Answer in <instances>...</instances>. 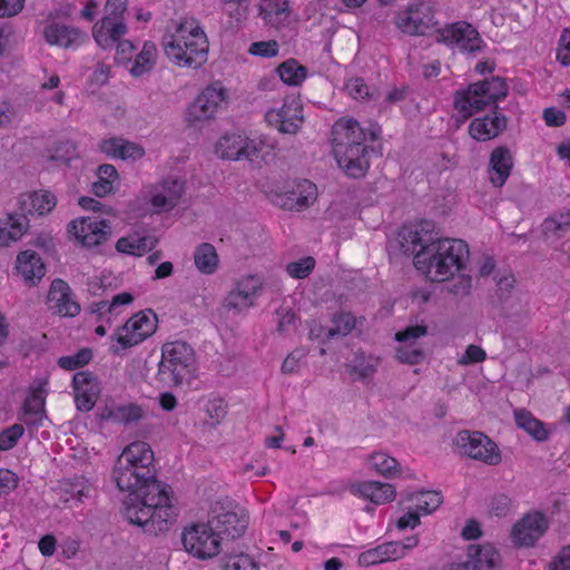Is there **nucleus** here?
Segmentation results:
<instances>
[{"mask_svg":"<svg viewBox=\"0 0 570 570\" xmlns=\"http://www.w3.org/2000/svg\"><path fill=\"white\" fill-rule=\"evenodd\" d=\"M112 476L120 491L129 492L124 505L125 517L130 523L145 525L153 522L160 525L174 518L171 488L158 481L155 472H140L130 465L122 469L120 459H117Z\"/></svg>","mask_w":570,"mask_h":570,"instance_id":"obj_2","label":"nucleus"},{"mask_svg":"<svg viewBox=\"0 0 570 570\" xmlns=\"http://www.w3.org/2000/svg\"><path fill=\"white\" fill-rule=\"evenodd\" d=\"M517 425L530 434L534 440L542 442L548 440L549 432L543 423L524 410L514 413Z\"/></svg>","mask_w":570,"mask_h":570,"instance_id":"obj_44","label":"nucleus"},{"mask_svg":"<svg viewBox=\"0 0 570 570\" xmlns=\"http://www.w3.org/2000/svg\"><path fill=\"white\" fill-rule=\"evenodd\" d=\"M46 391L40 385L32 390L23 404L22 421L29 426H40L46 419Z\"/></svg>","mask_w":570,"mask_h":570,"instance_id":"obj_33","label":"nucleus"},{"mask_svg":"<svg viewBox=\"0 0 570 570\" xmlns=\"http://www.w3.org/2000/svg\"><path fill=\"white\" fill-rule=\"evenodd\" d=\"M28 228L26 214H9L0 220V246H9L22 237Z\"/></svg>","mask_w":570,"mask_h":570,"instance_id":"obj_38","label":"nucleus"},{"mask_svg":"<svg viewBox=\"0 0 570 570\" xmlns=\"http://www.w3.org/2000/svg\"><path fill=\"white\" fill-rule=\"evenodd\" d=\"M397 547L392 541L384 542L375 548L368 549L360 553L357 563L362 567L376 566L383 562L397 560Z\"/></svg>","mask_w":570,"mask_h":570,"instance_id":"obj_40","label":"nucleus"},{"mask_svg":"<svg viewBox=\"0 0 570 570\" xmlns=\"http://www.w3.org/2000/svg\"><path fill=\"white\" fill-rule=\"evenodd\" d=\"M223 11L230 18V22L239 23L248 11L247 0H220Z\"/></svg>","mask_w":570,"mask_h":570,"instance_id":"obj_54","label":"nucleus"},{"mask_svg":"<svg viewBox=\"0 0 570 570\" xmlns=\"http://www.w3.org/2000/svg\"><path fill=\"white\" fill-rule=\"evenodd\" d=\"M380 364V358L373 355L357 354L354 358L353 374L361 380H367L374 375Z\"/></svg>","mask_w":570,"mask_h":570,"instance_id":"obj_50","label":"nucleus"},{"mask_svg":"<svg viewBox=\"0 0 570 570\" xmlns=\"http://www.w3.org/2000/svg\"><path fill=\"white\" fill-rule=\"evenodd\" d=\"M263 288V281L257 275H245L236 281L234 287L224 298L223 307L239 315L255 305Z\"/></svg>","mask_w":570,"mask_h":570,"instance_id":"obj_12","label":"nucleus"},{"mask_svg":"<svg viewBox=\"0 0 570 570\" xmlns=\"http://www.w3.org/2000/svg\"><path fill=\"white\" fill-rule=\"evenodd\" d=\"M557 59L562 66H570V29H566L560 37Z\"/></svg>","mask_w":570,"mask_h":570,"instance_id":"obj_63","label":"nucleus"},{"mask_svg":"<svg viewBox=\"0 0 570 570\" xmlns=\"http://www.w3.org/2000/svg\"><path fill=\"white\" fill-rule=\"evenodd\" d=\"M156 244L157 239L151 235L131 234L119 238L116 249L122 254L142 256L154 249Z\"/></svg>","mask_w":570,"mask_h":570,"instance_id":"obj_37","label":"nucleus"},{"mask_svg":"<svg viewBox=\"0 0 570 570\" xmlns=\"http://www.w3.org/2000/svg\"><path fill=\"white\" fill-rule=\"evenodd\" d=\"M368 468L384 478H393L399 472V462L385 452H374L367 458Z\"/></svg>","mask_w":570,"mask_h":570,"instance_id":"obj_45","label":"nucleus"},{"mask_svg":"<svg viewBox=\"0 0 570 570\" xmlns=\"http://www.w3.org/2000/svg\"><path fill=\"white\" fill-rule=\"evenodd\" d=\"M487 358L485 351L474 344L468 345L464 354L458 360V364L466 366L474 363H481Z\"/></svg>","mask_w":570,"mask_h":570,"instance_id":"obj_60","label":"nucleus"},{"mask_svg":"<svg viewBox=\"0 0 570 570\" xmlns=\"http://www.w3.org/2000/svg\"><path fill=\"white\" fill-rule=\"evenodd\" d=\"M181 541L185 550L199 560L213 559L220 552L218 534L208 522L185 528Z\"/></svg>","mask_w":570,"mask_h":570,"instance_id":"obj_9","label":"nucleus"},{"mask_svg":"<svg viewBox=\"0 0 570 570\" xmlns=\"http://www.w3.org/2000/svg\"><path fill=\"white\" fill-rule=\"evenodd\" d=\"M316 199V185L307 179H302L293 181L283 193H277L273 202L284 209L302 212L312 206Z\"/></svg>","mask_w":570,"mask_h":570,"instance_id":"obj_19","label":"nucleus"},{"mask_svg":"<svg viewBox=\"0 0 570 570\" xmlns=\"http://www.w3.org/2000/svg\"><path fill=\"white\" fill-rule=\"evenodd\" d=\"M245 140L246 136L240 134H226L216 142L215 153L222 159H242L244 155Z\"/></svg>","mask_w":570,"mask_h":570,"instance_id":"obj_39","label":"nucleus"},{"mask_svg":"<svg viewBox=\"0 0 570 570\" xmlns=\"http://www.w3.org/2000/svg\"><path fill=\"white\" fill-rule=\"evenodd\" d=\"M206 413L212 425L218 424L226 415V404L223 400L215 399L206 404Z\"/></svg>","mask_w":570,"mask_h":570,"instance_id":"obj_62","label":"nucleus"},{"mask_svg":"<svg viewBox=\"0 0 570 570\" xmlns=\"http://www.w3.org/2000/svg\"><path fill=\"white\" fill-rule=\"evenodd\" d=\"M120 468L136 466L140 472H155L154 452L146 442L136 441L127 445L120 455Z\"/></svg>","mask_w":570,"mask_h":570,"instance_id":"obj_23","label":"nucleus"},{"mask_svg":"<svg viewBox=\"0 0 570 570\" xmlns=\"http://www.w3.org/2000/svg\"><path fill=\"white\" fill-rule=\"evenodd\" d=\"M157 326L158 318L151 309L134 314L110 336V340L115 342L111 344L110 351L114 354H120L130 347L139 345L157 331Z\"/></svg>","mask_w":570,"mask_h":570,"instance_id":"obj_6","label":"nucleus"},{"mask_svg":"<svg viewBox=\"0 0 570 570\" xmlns=\"http://www.w3.org/2000/svg\"><path fill=\"white\" fill-rule=\"evenodd\" d=\"M410 500L415 501V510L419 513L429 514L435 511L442 503V495L436 491H420Z\"/></svg>","mask_w":570,"mask_h":570,"instance_id":"obj_48","label":"nucleus"},{"mask_svg":"<svg viewBox=\"0 0 570 570\" xmlns=\"http://www.w3.org/2000/svg\"><path fill=\"white\" fill-rule=\"evenodd\" d=\"M265 119L279 132L295 135L304 121L302 105L298 99L287 97L281 107L268 109Z\"/></svg>","mask_w":570,"mask_h":570,"instance_id":"obj_17","label":"nucleus"},{"mask_svg":"<svg viewBox=\"0 0 570 570\" xmlns=\"http://www.w3.org/2000/svg\"><path fill=\"white\" fill-rule=\"evenodd\" d=\"M196 353L184 341L167 342L161 346L159 373L173 385H180L196 376Z\"/></svg>","mask_w":570,"mask_h":570,"instance_id":"obj_5","label":"nucleus"},{"mask_svg":"<svg viewBox=\"0 0 570 570\" xmlns=\"http://www.w3.org/2000/svg\"><path fill=\"white\" fill-rule=\"evenodd\" d=\"M259 14L267 24L278 28L288 19V3L286 0H262Z\"/></svg>","mask_w":570,"mask_h":570,"instance_id":"obj_41","label":"nucleus"},{"mask_svg":"<svg viewBox=\"0 0 570 570\" xmlns=\"http://www.w3.org/2000/svg\"><path fill=\"white\" fill-rule=\"evenodd\" d=\"M512 500L505 494H495L489 503L491 514L502 518L507 517L512 510Z\"/></svg>","mask_w":570,"mask_h":570,"instance_id":"obj_57","label":"nucleus"},{"mask_svg":"<svg viewBox=\"0 0 570 570\" xmlns=\"http://www.w3.org/2000/svg\"><path fill=\"white\" fill-rule=\"evenodd\" d=\"M224 570H257V568L248 554L240 553L228 557Z\"/></svg>","mask_w":570,"mask_h":570,"instance_id":"obj_58","label":"nucleus"},{"mask_svg":"<svg viewBox=\"0 0 570 570\" xmlns=\"http://www.w3.org/2000/svg\"><path fill=\"white\" fill-rule=\"evenodd\" d=\"M394 22L402 33L409 36H425L438 24L433 6L424 1L399 11Z\"/></svg>","mask_w":570,"mask_h":570,"instance_id":"obj_11","label":"nucleus"},{"mask_svg":"<svg viewBox=\"0 0 570 570\" xmlns=\"http://www.w3.org/2000/svg\"><path fill=\"white\" fill-rule=\"evenodd\" d=\"M513 163L509 149L495 148L490 157V180L493 186L502 187L510 176Z\"/></svg>","mask_w":570,"mask_h":570,"instance_id":"obj_34","label":"nucleus"},{"mask_svg":"<svg viewBox=\"0 0 570 570\" xmlns=\"http://www.w3.org/2000/svg\"><path fill=\"white\" fill-rule=\"evenodd\" d=\"M22 210L29 214L37 213L43 215L53 209L56 206V197L49 191H36L22 195L20 198Z\"/></svg>","mask_w":570,"mask_h":570,"instance_id":"obj_42","label":"nucleus"},{"mask_svg":"<svg viewBox=\"0 0 570 570\" xmlns=\"http://www.w3.org/2000/svg\"><path fill=\"white\" fill-rule=\"evenodd\" d=\"M68 233L79 245L89 248L107 240L110 226L104 219L78 217L69 223Z\"/></svg>","mask_w":570,"mask_h":570,"instance_id":"obj_18","label":"nucleus"},{"mask_svg":"<svg viewBox=\"0 0 570 570\" xmlns=\"http://www.w3.org/2000/svg\"><path fill=\"white\" fill-rule=\"evenodd\" d=\"M42 36L49 46L63 49H76L87 40V35L78 27L57 20L52 13L48 16Z\"/></svg>","mask_w":570,"mask_h":570,"instance_id":"obj_20","label":"nucleus"},{"mask_svg":"<svg viewBox=\"0 0 570 570\" xmlns=\"http://www.w3.org/2000/svg\"><path fill=\"white\" fill-rule=\"evenodd\" d=\"M377 132L366 131L351 118H340L332 128V146L338 166L351 177H363L370 167L366 141H374Z\"/></svg>","mask_w":570,"mask_h":570,"instance_id":"obj_3","label":"nucleus"},{"mask_svg":"<svg viewBox=\"0 0 570 570\" xmlns=\"http://www.w3.org/2000/svg\"><path fill=\"white\" fill-rule=\"evenodd\" d=\"M72 385L77 409L85 412L90 411L100 393L97 379L90 372L81 371L73 375Z\"/></svg>","mask_w":570,"mask_h":570,"instance_id":"obj_22","label":"nucleus"},{"mask_svg":"<svg viewBox=\"0 0 570 570\" xmlns=\"http://www.w3.org/2000/svg\"><path fill=\"white\" fill-rule=\"evenodd\" d=\"M306 352L304 350L297 348L289 353L282 364V372L284 374H294L297 373L301 366L302 361L305 358Z\"/></svg>","mask_w":570,"mask_h":570,"instance_id":"obj_61","label":"nucleus"},{"mask_svg":"<svg viewBox=\"0 0 570 570\" xmlns=\"http://www.w3.org/2000/svg\"><path fill=\"white\" fill-rule=\"evenodd\" d=\"M218 262L216 248L212 244L203 243L196 247L194 263L202 274H214L218 267Z\"/></svg>","mask_w":570,"mask_h":570,"instance_id":"obj_43","label":"nucleus"},{"mask_svg":"<svg viewBox=\"0 0 570 570\" xmlns=\"http://www.w3.org/2000/svg\"><path fill=\"white\" fill-rule=\"evenodd\" d=\"M544 242L557 248L563 240L570 239V210L546 218L541 225Z\"/></svg>","mask_w":570,"mask_h":570,"instance_id":"obj_26","label":"nucleus"},{"mask_svg":"<svg viewBox=\"0 0 570 570\" xmlns=\"http://www.w3.org/2000/svg\"><path fill=\"white\" fill-rule=\"evenodd\" d=\"M435 41L468 55H475L485 47L479 31L466 21H456L439 28L435 31Z\"/></svg>","mask_w":570,"mask_h":570,"instance_id":"obj_7","label":"nucleus"},{"mask_svg":"<svg viewBox=\"0 0 570 570\" xmlns=\"http://www.w3.org/2000/svg\"><path fill=\"white\" fill-rule=\"evenodd\" d=\"M550 528V520L539 510L524 513L511 529V541L517 548H533L546 535Z\"/></svg>","mask_w":570,"mask_h":570,"instance_id":"obj_10","label":"nucleus"},{"mask_svg":"<svg viewBox=\"0 0 570 570\" xmlns=\"http://www.w3.org/2000/svg\"><path fill=\"white\" fill-rule=\"evenodd\" d=\"M166 57L179 68L197 69L208 59V39L199 21L184 18L163 38Z\"/></svg>","mask_w":570,"mask_h":570,"instance_id":"obj_4","label":"nucleus"},{"mask_svg":"<svg viewBox=\"0 0 570 570\" xmlns=\"http://www.w3.org/2000/svg\"><path fill=\"white\" fill-rule=\"evenodd\" d=\"M551 570H570V544L559 551L551 563Z\"/></svg>","mask_w":570,"mask_h":570,"instance_id":"obj_64","label":"nucleus"},{"mask_svg":"<svg viewBox=\"0 0 570 570\" xmlns=\"http://www.w3.org/2000/svg\"><path fill=\"white\" fill-rule=\"evenodd\" d=\"M478 85H480L481 89L484 91L483 97L488 100L489 105L504 98L508 94V86L500 77H492L491 79L479 81Z\"/></svg>","mask_w":570,"mask_h":570,"instance_id":"obj_49","label":"nucleus"},{"mask_svg":"<svg viewBox=\"0 0 570 570\" xmlns=\"http://www.w3.org/2000/svg\"><path fill=\"white\" fill-rule=\"evenodd\" d=\"M484 91L478 82L471 83L468 88L458 90L454 96V108L463 117L469 118L473 114L489 106L483 97Z\"/></svg>","mask_w":570,"mask_h":570,"instance_id":"obj_27","label":"nucleus"},{"mask_svg":"<svg viewBox=\"0 0 570 570\" xmlns=\"http://www.w3.org/2000/svg\"><path fill=\"white\" fill-rule=\"evenodd\" d=\"M89 483L81 476L60 481L53 492L62 503H79L82 498L88 497Z\"/></svg>","mask_w":570,"mask_h":570,"instance_id":"obj_36","label":"nucleus"},{"mask_svg":"<svg viewBox=\"0 0 570 570\" xmlns=\"http://www.w3.org/2000/svg\"><path fill=\"white\" fill-rule=\"evenodd\" d=\"M350 492L374 504H384L394 500L396 491L390 483L360 481L351 484Z\"/></svg>","mask_w":570,"mask_h":570,"instance_id":"obj_25","label":"nucleus"},{"mask_svg":"<svg viewBox=\"0 0 570 570\" xmlns=\"http://www.w3.org/2000/svg\"><path fill=\"white\" fill-rule=\"evenodd\" d=\"M499 562V553L490 546H470L468 550L466 570H494Z\"/></svg>","mask_w":570,"mask_h":570,"instance_id":"obj_35","label":"nucleus"},{"mask_svg":"<svg viewBox=\"0 0 570 570\" xmlns=\"http://www.w3.org/2000/svg\"><path fill=\"white\" fill-rule=\"evenodd\" d=\"M279 79L288 86H299L307 76V70L295 59H287L276 69Z\"/></svg>","mask_w":570,"mask_h":570,"instance_id":"obj_46","label":"nucleus"},{"mask_svg":"<svg viewBox=\"0 0 570 570\" xmlns=\"http://www.w3.org/2000/svg\"><path fill=\"white\" fill-rule=\"evenodd\" d=\"M455 444L463 454L489 465L501 461L497 444L481 432L461 431L455 436Z\"/></svg>","mask_w":570,"mask_h":570,"instance_id":"obj_13","label":"nucleus"},{"mask_svg":"<svg viewBox=\"0 0 570 570\" xmlns=\"http://www.w3.org/2000/svg\"><path fill=\"white\" fill-rule=\"evenodd\" d=\"M184 194V183L176 177H167L145 186L142 197L154 212H169L177 206Z\"/></svg>","mask_w":570,"mask_h":570,"instance_id":"obj_14","label":"nucleus"},{"mask_svg":"<svg viewBox=\"0 0 570 570\" xmlns=\"http://www.w3.org/2000/svg\"><path fill=\"white\" fill-rule=\"evenodd\" d=\"M207 522L222 541L223 537L236 539L243 535L248 524V517L244 509L230 501L216 502L212 507Z\"/></svg>","mask_w":570,"mask_h":570,"instance_id":"obj_8","label":"nucleus"},{"mask_svg":"<svg viewBox=\"0 0 570 570\" xmlns=\"http://www.w3.org/2000/svg\"><path fill=\"white\" fill-rule=\"evenodd\" d=\"M315 268V259L312 256L303 257L286 265L287 274L295 279L306 278Z\"/></svg>","mask_w":570,"mask_h":570,"instance_id":"obj_53","label":"nucleus"},{"mask_svg":"<svg viewBox=\"0 0 570 570\" xmlns=\"http://www.w3.org/2000/svg\"><path fill=\"white\" fill-rule=\"evenodd\" d=\"M434 225L423 220L400 233L405 253L414 254L415 268L432 282H445L460 273L469 259L465 242L453 238L434 239Z\"/></svg>","mask_w":570,"mask_h":570,"instance_id":"obj_1","label":"nucleus"},{"mask_svg":"<svg viewBox=\"0 0 570 570\" xmlns=\"http://www.w3.org/2000/svg\"><path fill=\"white\" fill-rule=\"evenodd\" d=\"M279 45L276 40L256 41L253 42L248 52L253 56L262 58H273L278 55Z\"/></svg>","mask_w":570,"mask_h":570,"instance_id":"obj_56","label":"nucleus"},{"mask_svg":"<svg viewBox=\"0 0 570 570\" xmlns=\"http://www.w3.org/2000/svg\"><path fill=\"white\" fill-rule=\"evenodd\" d=\"M227 90L220 82H214L196 97L187 109L189 121H204L212 119L227 102Z\"/></svg>","mask_w":570,"mask_h":570,"instance_id":"obj_15","label":"nucleus"},{"mask_svg":"<svg viewBox=\"0 0 570 570\" xmlns=\"http://www.w3.org/2000/svg\"><path fill=\"white\" fill-rule=\"evenodd\" d=\"M16 271L29 286L37 285L46 275V266L33 250H24L17 256Z\"/></svg>","mask_w":570,"mask_h":570,"instance_id":"obj_29","label":"nucleus"},{"mask_svg":"<svg viewBox=\"0 0 570 570\" xmlns=\"http://www.w3.org/2000/svg\"><path fill=\"white\" fill-rule=\"evenodd\" d=\"M134 296L130 293L122 292L115 295L111 301L92 302L89 305V312L97 315V320L106 322L109 326L122 313V307L132 303Z\"/></svg>","mask_w":570,"mask_h":570,"instance_id":"obj_32","label":"nucleus"},{"mask_svg":"<svg viewBox=\"0 0 570 570\" xmlns=\"http://www.w3.org/2000/svg\"><path fill=\"white\" fill-rule=\"evenodd\" d=\"M276 155V141L268 136L261 135L245 140L243 158L255 164H267Z\"/></svg>","mask_w":570,"mask_h":570,"instance_id":"obj_31","label":"nucleus"},{"mask_svg":"<svg viewBox=\"0 0 570 570\" xmlns=\"http://www.w3.org/2000/svg\"><path fill=\"white\" fill-rule=\"evenodd\" d=\"M157 57V48L153 42H145L141 51L135 58L130 68V73L135 77H140L149 72L155 65Z\"/></svg>","mask_w":570,"mask_h":570,"instance_id":"obj_47","label":"nucleus"},{"mask_svg":"<svg viewBox=\"0 0 570 570\" xmlns=\"http://www.w3.org/2000/svg\"><path fill=\"white\" fill-rule=\"evenodd\" d=\"M505 127V116L493 111L491 115L474 118L469 126V134L478 141H487L495 138Z\"/></svg>","mask_w":570,"mask_h":570,"instance_id":"obj_28","label":"nucleus"},{"mask_svg":"<svg viewBox=\"0 0 570 570\" xmlns=\"http://www.w3.org/2000/svg\"><path fill=\"white\" fill-rule=\"evenodd\" d=\"M24 428L21 424H13L0 433V451H8L16 446L23 435Z\"/></svg>","mask_w":570,"mask_h":570,"instance_id":"obj_55","label":"nucleus"},{"mask_svg":"<svg viewBox=\"0 0 570 570\" xmlns=\"http://www.w3.org/2000/svg\"><path fill=\"white\" fill-rule=\"evenodd\" d=\"M127 27L122 20L104 17L92 28V36L102 49L112 48L125 36Z\"/></svg>","mask_w":570,"mask_h":570,"instance_id":"obj_30","label":"nucleus"},{"mask_svg":"<svg viewBox=\"0 0 570 570\" xmlns=\"http://www.w3.org/2000/svg\"><path fill=\"white\" fill-rule=\"evenodd\" d=\"M426 335L428 327L423 324L410 325L396 332L395 341L397 346L395 355L397 361L410 365L421 363L425 357V353L420 340Z\"/></svg>","mask_w":570,"mask_h":570,"instance_id":"obj_16","label":"nucleus"},{"mask_svg":"<svg viewBox=\"0 0 570 570\" xmlns=\"http://www.w3.org/2000/svg\"><path fill=\"white\" fill-rule=\"evenodd\" d=\"M92 358V351L90 348H81L72 355L61 356L58 360V365L67 371H73L87 365Z\"/></svg>","mask_w":570,"mask_h":570,"instance_id":"obj_51","label":"nucleus"},{"mask_svg":"<svg viewBox=\"0 0 570 570\" xmlns=\"http://www.w3.org/2000/svg\"><path fill=\"white\" fill-rule=\"evenodd\" d=\"M334 327L328 331V336L347 335L356 325V318L348 312H341L333 317Z\"/></svg>","mask_w":570,"mask_h":570,"instance_id":"obj_52","label":"nucleus"},{"mask_svg":"<svg viewBox=\"0 0 570 570\" xmlns=\"http://www.w3.org/2000/svg\"><path fill=\"white\" fill-rule=\"evenodd\" d=\"M47 301L49 308L60 316L73 317L80 312V305L72 298L69 285L60 278L52 281Z\"/></svg>","mask_w":570,"mask_h":570,"instance_id":"obj_21","label":"nucleus"},{"mask_svg":"<svg viewBox=\"0 0 570 570\" xmlns=\"http://www.w3.org/2000/svg\"><path fill=\"white\" fill-rule=\"evenodd\" d=\"M345 91L355 100H363L368 97V87L362 78H350L344 86Z\"/></svg>","mask_w":570,"mask_h":570,"instance_id":"obj_59","label":"nucleus"},{"mask_svg":"<svg viewBox=\"0 0 570 570\" xmlns=\"http://www.w3.org/2000/svg\"><path fill=\"white\" fill-rule=\"evenodd\" d=\"M99 149L109 158L125 161H137L145 156L141 145L121 137H109L101 140Z\"/></svg>","mask_w":570,"mask_h":570,"instance_id":"obj_24","label":"nucleus"}]
</instances>
